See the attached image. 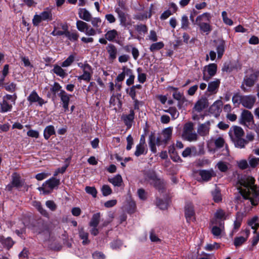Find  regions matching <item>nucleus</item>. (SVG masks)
<instances>
[{"instance_id":"6e6d98bb","label":"nucleus","mask_w":259,"mask_h":259,"mask_svg":"<svg viewBox=\"0 0 259 259\" xmlns=\"http://www.w3.org/2000/svg\"><path fill=\"white\" fill-rule=\"evenodd\" d=\"M247 237H248V236L246 238L242 237V236L236 237L234 239V245L236 247H238V246L241 245L247 240Z\"/></svg>"},{"instance_id":"c9c22d12","label":"nucleus","mask_w":259,"mask_h":259,"mask_svg":"<svg viewBox=\"0 0 259 259\" xmlns=\"http://www.w3.org/2000/svg\"><path fill=\"white\" fill-rule=\"evenodd\" d=\"M79 237L82 240L83 245H87L90 243V240L88 239L89 234L84 231L83 228L79 229Z\"/></svg>"},{"instance_id":"5fc2aeb1","label":"nucleus","mask_w":259,"mask_h":259,"mask_svg":"<svg viewBox=\"0 0 259 259\" xmlns=\"http://www.w3.org/2000/svg\"><path fill=\"white\" fill-rule=\"evenodd\" d=\"M214 144L217 148H221L224 146L225 141L223 138L220 137L214 140Z\"/></svg>"},{"instance_id":"aec40b11","label":"nucleus","mask_w":259,"mask_h":259,"mask_svg":"<svg viewBox=\"0 0 259 259\" xmlns=\"http://www.w3.org/2000/svg\"><path fill=\"white\" fill-rule=\"evenodd\" d=\"M27 100L30 103V104L34 102H38L40 106H42L45 103L44 100L39 97L35 91H32L29 95L27 98Z\"/></svg>"},{"instance_id":"bf43d9fd","label":"nucleus","mask_w":259,"mask_h":259,"mask_svg":"<svg viewBox=\"0 0 259 259\" xmlns=\"http://www.w3.org/2000/svg\"><path fill=\"white\" fill-rule=\"evenodd\" d=\"M74 57L73 55H70L61 64L62 67H66L70 66L74 61Z\"/></svg>"},{"instance_id":"39448f33","label":"nucleus","mask_w":259,"mask_h":259,"mask_svg":"<svg viewBox=\"0 0 259 259\" xmlns=\"http://www.w3.org/2000/svg\"><path fill=\"white\" fill-rule=\"evenodd\" d=\"M53 20V14L52 10L49 8H46L43 12L39 15H35L32 20V23L35 26H38L39 23L43 21H50Z\"/></svg>"},{"instance_id":"20e7f679","label":"nucleus","mask_w":259,"mask_h":259,"mask_svg":"<svg viewBox=\"0 0 259 259\" xmlns=\"http://www.w3.org/2000/svg\"><path fill=\"white\" fill-rule=\"evenodd\" d=\"M17 98V96L15 93L12 95L7 94L4 96L3 98V101L0 103V112L5 113L11 111L13 106L12 104H10L8 102V100H10L13 105H15Z\"/></svg>"},{"instance_id":"58836bf2","label":"nucleus","mask_w":259,"mask_h":259,"mask_svg":"<svg viewBox=\"0 0 259 259\" xmlns=\"http://www.w3.org/2000/svg\"><path fill=\"white\" fill-rule=\"evenodd\" d=\"M242 222V216L239 212H237L236 214V220L234 222V228L233 231L234 232H236L239 229L241 226Z\"/></svg>"},{"instance_id":"4c0bfd02","label":"nucleus","mask_w":259,"mask_h":259,"mask_svg":"<svg viewBox=\"0 0 259 259\" xmlns=\"http://www.w3.org/2000/svg\"><path fill=\"white\" fill-rule=\"evenodd\" d=\"M33 206L35 207L37 210L45 217H48L49 214L48 212L45 210L41 204V203L39 201H35L33 202Z\"/></svg>"},{"instance_id":"2eb2a0df","label":"nucleus","mask_w":259,"mask_h":259,"mask_svg":"<svg viewBox=\"0 0 259 259\" xmlns=\"http://www.w3.org/2000/svg\"><path fill=\"white\" fill-rule=\"evenodd\" d=\"M256 101V98L252 95L243 96L242 105L247 109H251Z\"/></svg>"},{"instance_id":"680f3d73","label":"nucleus","mask_w":259,"mask_h":259,"mask_svg":"<svg viewBox=\"0 0 259 259\" xmlns=\"http://www.w3.org/2000/svg\"><path fill=\"white\" fill-rule=\"evenodd\" d=\"M4 88L5 90L10 92H14L16 89V84L14 82L5 84Z\"/></svg>"},{"instance_id":"72a5a7b5","label":"nucleus","mask_w":259,"mask_h":259,"mask_svg":"<svg viewBox=\"0 0 259 259\" xmlns=\"http://www.w3.org/2000/svg\"><path fill=\"white\" fill-rule=\"evenodd\" d=\"M101 218V214L100 212H97L93 215V217L89 223L90 227H98Z\"/></svg>"},{"instance_id":"69168bd1","label":"nucleus","mask_w":259,"mask_h":259,"mask_svg":"<svg viewBox=\"0 0 259 259\" xmlns=\"http://www.w3.org/2000/svg\"><path fill=\"white\" fill-rule=\"evenodd\" d=\"M172 97L175 99L179 101H182V103L185 101V97L183 96V94L180 92H178V91H176L173 93Z\"/></svg>"},{"instance_id":"bb28decb","label":"nucleus","mask_w":259,"mask_h":259,"mask_svg":"<svg viewBox=\"0 0 259 259\" xmlns=\"http://www.w3.org/2000/svg\"><path fill=\"white\" fill-rule=\"evenodd\" d=\"M223 103L221 100L215 101L210 107V111L215 114H219L222 111Z\"/></svg>"},{"instance_id":"09e8293b","label":"nucleus","mask_w":259,"mask_h":259,"mask_svg":"<svg viewBox=\"0 0 259 259\" xmlns=\"http://www.w3.org/2000/svg\"><path fill=\"white\" fill-rule=\"evenodd\" d=\"M213 199L215 202H219L222 200V196L220 191L218 188H215L211 192Z\"/></svg>"},{"instance_id":"37998d69","label":"nucleus","mask_w":259,"mask_h":259,"mask_svg":"<svg viewBox=\"0 0 259 259\" xmlns=\"http://www.w3.org/2000/svg\"><path fill=\"white\" fill-rule=\"evenodd\" d=\"M115 12L117 13L118 17L121 24H125L126 21V16L124 12H123L119 8L115 9Z\"/></svg>"},{"instance_id":"7c9ffc66","label":"nucleus","mask_w":259,"mask_h":259,"mask_svg":"<svg viewBox=\"0 0 259 259\" xmlns=\"http://www.w3.org/2000/svg\"><path fill=\"white\" fill-rule=\"evenodd\" d=\"M52 71L57 75L63 78L67 75V73L62 67L58 65H55Z\"/></svg>"},{"instance_id":"603ef678","label":"nucleus","mask_w":259,"mask_h":259,"mask_svg":"<svg viewBox=\"0 0 259 259\" xmlns=\"http://www.w3.org/2000/svg\"><path fill=\"white\" fill-rule=\"evenodd\" d=\"M88 25L87 23L81 20H78L76 22V27L77 29L81 32H84Z\"/></svg>"},{"instance_id":"cd10ccee","label":"nucleus","mask_w":259,"mask_h":259,"mask_svg":"<svg viewBox=\"0 0 259 259\" xmlns=\"http://www.w3.org/2000/svg\"><path fill=\"white\" fill-rule=\"evenodd\" d=\"M248 225L254 230V233H256L257 229L259 228V218L257 216L253 217L248 220Z\"/></svg>"},{"instance_id":"c03bdc74","label":"nucleus","mask_w":259,"mask_h":259,"mask_svg":"<svg viewBox=\"0 0 259 259\" xmlns=\"http://www.w3.org/2000/svg\"><path fill=\"white\" fill-rule=\"evenodd\" d=\"M224 229V226L223 227H220L219 225H214L211 228V232L214 236L218 237L221 235Z\"/></svg>"},{"instance_id":"dca6fc26","label":"nucleus","mask_w":259,"mask_h":259,"mask_svg":"<svg viewBox=\"0 0 259 259\" xmlns=\"http://www.w3.org/2000/svg\"><path fill=\"white\" fill-rule=\"evenodd\" d=\"M106 49L109 55L108 59L112 61L115 60L118 54V51L116 47L113 44H109Z\"/></svg>"},{"instance_id":"6ab92c4d","label":"nucleus","mask_w":259,"mask_h":259,"mask_svg":"<svg viewBox=\"0 0 259 259\" xmlns=\"http://www.w3.org/2000/svg\"><path fill=\"white\" fill-rule=\"evenodd\" d=\"M210 130V122H207L200 124L197 128V133L201 136H205L209 133Z\"/></svg>"},{"instance_id":"2f4dec72","label":"nucleus","mask_w":259,"mask_h":259,"mask_svg":"<svg viewBox=\"0 0 259 259\" xmlns=\"http://www.w3.org/2000/svg\"><path fill=\"white\" fill-rule=\"evenodd\" d=\"M108 181L114 186L120 187L122 183V178L120 175L118 174L112 178L108 179Z\"/></svg>"},{"instance_id":"a19ab883","label":"nucleus","mask_w":259,"mask_h":259,"mask_svg":"<svg viewBox=\"0 0 259 259\" xmlns=\"http://www.w3.org/2000/svg\"><path fill=\"white\" fill-rule=\"evenodd\" d=\"M248 160L249 165L252 168L259 165V158H256L253 156H249Z\"/></svg>"},{"instance_id":"f8f14e48","label":"nucleus","mask_w":259,"mask_h":259,"mask_svg":"<svg viewBox=\"0 0 259 259\" xmlns=\"http://www.w3.org/2000/svg\"><path fill=\"white\" fill-rule=\"evenodd\" d=\"M62 102V107L65 112L69 111V103L71 97V95L68 94L65 91H62L58 94Z\"/></svg>"},{"instance_id":"a878e982","label":"nucleus","mask_w":259,"mask_h":259,"mask_svg":"<svg viewBox=\"0 0 259 259\" xmlns=\"http://www.w3.org/2000/svg\"><path fill=\"white\" fill-rule=\"evenodd\" d=\"M12 177V180L11 183L14 187L19 188L23 186V182L21 181V177L19 175H18L17 173H14L13 174Z\"/></svg>"},{"instance_id":"c85d7f7f","label":"nucleus","mask_w":259,"mask_h":259,"mask_svg":"<svg viewBox=\"0 0 259 259\" xmlns=\"http://www.w3.org/2000/svg\"><path fill=\"white\" fill-rule=\"evenodd\" d=\"M118 36V33L115 29L108 30L105 34V38L110 41H114Z\"/></svg>"},{"instance_id":"412c9836","label":"nucleus","mask_w":259,"mask_h":259,"mask_svg":"<svg viewBox=\"0 0 259 259\" xmlns=\"http://www.w3.org/2000/svg\"><path fill=\"white\" fill-rule=\"evenodd\" d=\"M214 42L215 44L218 58H221L225 51V41L223 39H218Z\"/></svg>"},{"instance_id":"13d9d810","label":"nucleus","mask_w":259,"mask_h":259,"mask_svg":"<svg viewBox=\"0 0 259 259\" xmlns=\"http://www.w3.org/2000/svg\"><path fill=\"white\" fill-rule=\"evenodd\" d=\"M85 191L87 193L91 195L94 198L97 197V191L95 187L87 186L85 188Z\"/></svg>"},{"instance_id":"9b49d317","label":"nucleus","mask_w":259,"mask_h":259,"mask_svg":"<svg viewBox=\"0 0 259 259\" xmlns=\"http://www.w3.org/2000/svg\"><path fill=\"white\" fill-rule=\"evenodd\" d=\"M81 67L83 69V73L82 75L77 76L78 80H83L86 81H90L92 75V67L88 63L84 64Z\"/></svg>"},{"instance_id":"a18cd8bd","label":"nucleus","mask_w":259,"mask_h":259,"mask_svg":"<svg viewBox=\"0 0 259 259\" xmlns=\"http://www.w3.org/2000/svg\"><path fill=\"white\" fill-rule=\"evenodd\" d=\"M50 91L53 93L54 97H56V94H58L59 93L64 90L62 89V87L58 82H55L50 89Z\"/></svg>"},{"instance_id":"b1692460","label":"nucleus","mask_w":259,"mask_h":259,"mask_svg":"<svg viewBox=\"0 0 259 259\" xmlns=\"http://www.w3.org/2000/svg\"><path fill=\"white\" fill-rule=\"evenodd\" d=\"M199 175L201 176L203 181H208L214 176L212 170H200L199 171Z\"/></svg>"},{"instance_id":"393cba45","label":"nucleus","mask_w":259,"mask_h":259,"mask_svg":"<svg viewBox=\"0 0 259 259\" xmlns=\"http://www.w3.org/2000/svg\"><path fill=\"white\" fill-rule=\"evenodd\" d=\"M257 77V73H252L249 75L246 76L244 79V82L245 83V85L247 87H252L255 83V81Z\"/></svg>"},{"instance_id":"3c124183","label":"nucleus","mask_w":259,"mask_h":259,"mask_svg":"<svg viewBox=\"0 0 259 259\" xmlns=\"http://www.w3.org/2000/svg\"><path fill=\"white\" fill-rule=\"evenodd\" d=\"M189 25L188 17L186 15H183L181 18V28L187 30L189 28Z\"/></svg>"},{"instance_id":"774afa93","label":"nucleus","mask_w":259,"mask_h":259,"mask_svg":"<svg viewBox=\"0 0 259 259\" xmlns=\"http://www.w3.org/2000/svg\"><path fill=\"white\" fill-rule=\"evenodd\" d=\"M217 166L219 169L222 172H226L228 169V166L226 162L220 161L217 163Z\"/></svg>"},{"instance_id":"864d4df0","label":"nucleus","mask_w":259,"mask_h":259,"mask_svg":"<svg viewBox=\"0 0 259 259\" xmlns=\"http://www.w3.org/2000/svg\"><path fill=\"white\" fill-rule=\"evenodd\" d=\"M243 96L239 94H235L232 97V102L235 106H238L240 104H242Z\"/></svg>"},{"instance_id":"338daca9","label":"nucleus","mask_w":259,"mask_h":259,"mask_svg":"<svg viewBox=\"0 0 259 259\" xmlns=\"http://www.w3.org/2000/svg\"><path fill=\"white\" fill-rule=\"evenodd\" d=\"M156 203L157 206L161 209H165L167 207V203L161 199L157 198L156 199Z\"/></svg>"},{"instance_id":"8fccbe9b","label":"nucleus","mask_w":259,"mask_h":259,"mask_svg":"<svg viewBox=\"0 0 259 259\" xmlns=\"http://www.w3.org/2000/svg\"><path fill=\"white\" fill-rule=\"evenodd\" d=\"M137 72L138 73V80L139 82L141 83H144L146 80L147 75L145 73H142V69L140 67H139L137 70Z\"/></svg>"},{"instance_id":"1a4fd4ad","label":"nucleus","mask_w":259,"mask_h":259,"mask_svg":"<svg viewBox=\"0 0 259 259\" xmlns=\"http://www.w3.org/2000/svg\"><path fill=\"white\" fill-rule=\"evenodd\" d=\"M226 219V212L222 209L218 210L215 214L214 218L211 221L212 225H219L220 227L224 225V221Z\"/></svg>"},{"instance_id":"4468645a","label":"nucleus","mask_w":259,"mask_h":259,"mask_svg":"<svg viewBox=\"0 0 259 259\" xmlns=\"http://www.w3.org/2000/svg\"><path fill=\"white\" fill-rule=\"evenodd\" d=\"M121 118L126 126L127 128H130L132 127V123L135 118L134 111L132 109L130 110L128 114H122Z\"/></svg>"},{"instance_id":"473e14b6","label":"nucleus","mask_w":259,"mask_h":259,"mask_svg":"<svg viewBox=\"0 0 259 259\" xmlns=\"http://www.w3.org/2000/svg\"><path fill=\"white\" fill-rule=\"evenodd\" d=\"M145 146L144 145V142H140V143L137 145L136 150L135 152V155L137 157L145 154L146 153Z\"/></svg>"},{"instance_id":"0eeeda50","label":"nucleus","mask_w":259,"mask_h":259,"mask_svg":"<svg viewBox=\"0 0 259 259\" xmlns=\"http://www.w3.org/2000/svg\"><path fill=\"white\" fill-rule=\"evenodd\" d=\"M217 65L214 63H211L204 67L203 70V79L208 81L217 72Z\"/></svg>"},{"instance_id":"f3484780","label":"nucleus","mask_w":259,"mask_h":259,"mask_svg":"<svg viewBox=\"0 0 259 259\" xmlns=\"http://www.w3.org/2000/svg\"><path fill=\"white\" fill-rule=\"evenodd\" d=\"M208 106V100L205 97H202L197 101L195 104L193 109L198 112H200L203 109L206 108Z\"/></svg>"},{"instance_id":"e2e57ef3","label":"nucleus","mask_w":259,"mask_h":259,"mask_svg":"<svg viewBox=\"0 0 259 259\" xmlns=\"http://www.w3.org/2000/svg\"><path fill=\"white\" fill-rule=\"evenodd\" d=\"M101 191L103 196H108L110 195L112 192V189L110 188V187L108 185H106L103 186L101 189Z\"/></svg>"},{"instance_id":"6e6552de","label":"nucleus","mask_w":259,"mask_h":259,"mask_svg":"<svg viewBox=\"0 0 259 259\" xmlns=\"http://www.w3.org/2000/svg\"><path fill=\"white\" fill-rule=\"evenodd\" d=\"M34 231L38 234H50V229L47 223L40 219L36 222V225L34 227Z\"/></svg>"},{"instance_id":"5701e85b","label":"nucleus","mask_w":259,"mask_h":259,"mask_svg":"<svg viewBox=\"0 0 259 259\" xmlns=\"http://www.w3.org/2000/svg\"><path fill=\"white\" fill-rule=\"evenodd\" d=\"M78 15L80 19L87 22H90L91 20L92 15L85 8H79Z\"/></svg>"},{"instance_id":"a211bd4d","label":"nucleus","mask_w":259,"mask_h":259,"mask_svg":"<svg viewBox=\"0 0 259 259\" xmlns=\"http://www.w3.org/2000/svg\"><path fill=\"white\" fill-rule=\"evenodd\" d=\"M220 80L219 79H215L214 80L208 83L207 91L210 94H215L219 89L220 85Z\"/></svg>"},{"instance_id":"4d7b16f0","label":"nucleus","mask_w":259,"mask_h":259,"mask_svg":"<svg viewBox=\"0 0 259 259\" xmlns=\"http://www.w3.org/2000/svg\"><path fill=\"white\" fill-rule=\"evenodd\" d=\"M136 30L140 33H146L148 31V28L145 24H138L135 26Z\"/></svg>"},{"instance_id":"423d86ee","label":"nucleus","mask_w":259,"mask_h":259,"mask_svg":"<svg viewBox=\"0 0 259 259\" xmlns=\"http://www.w3.org/2000/svg\"><path fill=\"white\" fill-rule=\"evenodd\" d=\"M60 184V180L54 177L46 181L38 189L40 191H42L44 194H49L54 188L58 187Z\"/></svg>"},{"instance_id":"c756f323","label":"nucleus","mask_w":259,"mask_h":259,"mask_svg":"<svg viewBox=\"0 0 259 259\" xmlns=\"http://www.w3.org/2000/svg\"><path fill=\"white\" fill-rule=\"evenodd\" d=\"M55 133L54 126L48 125L44 130V136L46 140H48L51 136L55 135Z\"/></svg>"},{"instance_id":"f03ea898","label":"nucleus","mask_w":259,"mask_h":259,"mask_svg":"<svg viewBox=\"0 0 259 259\" xmlns=\"http://www.w3.org/2000/svg\"><path fill=\"white\" fill-rule=\"evenodd\" d=\"M229 135L236 147L242 148L247 144V141L242 138L244 135V132L243 130L240 126H232L229 130Z\"/></svg>"},{"instance_id":"ddd939ff","label":"nucleus","mask_w":259,"mask_h":259,"mask_svg":"<svg viewBox=\"0 0 259 259\" xmlns=\"http://www.w3.org/2000/svg\"><path fill=\"white\" fill-rule=\"evenodd\" d=\"M195 211L194 206L191 203H188L185 206V215L187 221L190 222L194 219Z\"/></svg>"},{"instance_id":"f704fd0d","label":"nucleus","mask_w":259,"mask_h":259,"mask_svg":"<svg viewBox=\"0 0 259 259\" xmlns=\"http://www.w3.org/2000/svg\"><path fill=\"white\" fill-rule=\"evenodd\" d=\"M211 18V16L209 13H204L201 15L198 16L196 19V23L210 22V20Z\"/></svg>"},{"instance_id":"9d476101","label":"nucleus","mask_w":259,"mask_h":259,"mask_svg":"<svg viewBox=\"0 0 259 259\" xmlns=\"http://www.w3.org/2000/svg\"><path fill=\"white\" fill-rule=\"evenodd\" d=\"M240 123L248 126L253 122V116L250 111L243 110L239 118Z\"/></svg>"},{"instance_id":"f257e3e1","label":"nucleus","mask_w":259,"mask_h":259,"mask_svg":"<svg viewBox=\"0 0 259 259\" xmlns=\"http://www.w3.org/2000/svg\"><path fill=\"white\" fill-rule=\"evenodd\" d=\"M255 179L244 175L238 181L237 189L244 199L249 200L252 205L256 206L259 202V189L255 185Z\"/></svg>"},{"instance_id":"4be33fe9","label":"nucleus","mask_w":259,"mask_h":259,"mask_svg":"<svg viewBox=\"0 0 259 259\" xmlns=\"http://www.w3.org/2000/svg\"><path fill=\"white\" fill-rule=\"evenodd\" d=\"M0 243L4 247L8 249H10L14 244V242L10 237H5L3 235L0 236Z\"/></svg>"},{"instance_id":"de8ad7c7","label":"nucleus","mask_w":259,"mask_h":259,"mask_svg":"<svg viewBox=\"0 0 259 259\" xmlns=\"http://www.w3.org/2000/svg\"><path fill=\"white\" fill-rule=\"evenodd\" d=\"M165 112L169 113L172 119H175L179 117V112L177 110L176 107H169L168 109L164 110Z\"/></svg>"},{"instance_id":"0e129e2a","label":"nucleus","mask_w":259,"mask_h":259,"mask_svg":"<svg viewBox=\"0 0 259 259\" xmlns=\"http://www.w3.org/2000/svg\"><path fill=\"white\" fill-rule=\"evenodd\" d=\"M223 20L224 22L228 25H232L233 24V21L227 17V13L226 11H223L222 13Z\"/></svg>"},{"instance_id":"e433bc0d","label":"nucleus","mask_w":259,"mask_h":259,"mask_svg":"<svg viewBox=\"0 0 259 259\" xmlns=\"http://www.w3.org/2000/svg\"><path fill=\"white\" fill-rule=\"evenodd\" d=\"M172 128L170 127L165 128L162 132L163 136V143L166 144L167 142L170 139L172 135Z\"/></svg>"},{"instance_id":"7ed1b4c3","label":"nucleus","mask_w":259,"mask_h":259,"mask_svg":"<svg viewBox=\"0 0 259 259\" xmlns=\"http://www.w3.org/2000/svg\"><path fill=\"white\" fill-rule=\"evenodd\" d=\"M182 137L184 139L189 141H196L198 136L194 130V124L192 122H188L184 124Z\"/></svg>"},{"instance_id":"49530a36","label":"nucleus","mask_w":259,"mask_h":259,"mask_svg":"<svg viewBox=\"0 0 259 259\" xmlns=\"http://www.w3.org/2000/svg\"><path fill=\"white\" fill-rule=\"evenodd\" d=\"M149 145L151 151L154 153H155L157 152L156 148V144H155V137L154 135H151L149 136Z\"/></svg>"},{"instance_id":"79ce46f5","label":"nucleus","mask_w":259,"mask_h":259,"mask_svg":"<svg viewBox=\"0 0 259 259\" xmlns=\"http://www.w3.org/2000/svg\"><path fill=\"white\" fill-rule=\"evenodd\" d=\"M199 26L201 30L204 32H206L208 34L211 30V26L207 22H201L196 23Z\"/></svg>"},{"instance_id":"052dcab7","label":"nucleus","mask_w":259,"mask_h":259,"mask_svg":"<svg viewBox=\"0 0 259 259\" xmlns=\"http://www.w3.org/2000/svg\"><path fill=\"white\" fill-rule=\"evenodd\" d=\"M66 37L71 41H76L78 39L79 35L76 32L71 33L68 31L66 33Z\"/></svg>"},{"instance_id":"ea45409f","label":"nucleus","mask_w":259,"mask_h":259,"mask_svg":"<svg viewBox=\"0 0 259 259\" xmlns=\"http://www.w3.org/2000/svg\"><path fill=\"white\" fill-rule=\"evenodd\" d=\"M164 46V44L162 41L153 43L150 47L149 50L151 52L158 51L162 49Z\"/></svg>"}]
</instances>
